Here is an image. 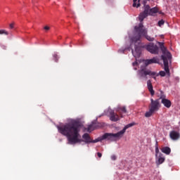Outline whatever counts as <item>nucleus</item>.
<instances>
[{"instance_id":"obj_1","label":"nucleus","mask_w":180,"mask_h":180,"mask_svg":"<svg viewBox=\"0 0 180 180\" xmlns=\"http://www.w3.org/2000/svg\"><path fill=\"white\" fill-rule=\"evenodd\" d=\"M59 133L66 136L69 141V144H77V143H81L82 139H81V124L77 120H72L71 122L58 127Z\"/></svg>"},{"instance_id":"obj_2","label":"nucleus","mask_w":180,"mask_h":180,"mask_svg":"<svg viewBox=\"0 0 180 180\" xmlns=\"http://www.w3.org/2000/svg\"><path fill=\"white\" fill-rule=\"evenodd\" d=\"M137 35L131 39L130 49L135 58H139L141 56V36L146 37L148 41H154V37L147 35V30L144 29L142 23H139V27H135Z\"/></svg>"},{"instance_id":"obj_3","label":"nucleus","mask_w":180,"mask_h":180,"mask_svg":"<svg viewBox=\"0 0 180 180\" xmlns=\"http://www.w3.org/2000/svg\"><path fill=\"white\" fill-rule=\"evenodd\" d=\"M158 44L162 50V56L161 58L163 60L164 63V70H165L167 74L169 75V63H171V58L172 56H171V53L167 51V49L164 47V43L158 42Z\"/></svg>"},{"instance_id":"obj_4","label":"nucleus","mask_w":180,"mask_h":180,"mask_svg":"<svg viewBox=\"0 0 180 180\" xmlns=\"http://www.w3.org/2000/svg\"><path fill=\"white\" fill-rule=\"evenodd\" d=\"M151 103L149 106V110L146 112L145 116L146 117H150L153 113L159 110L161 105H160V101L158 100L153 101V99L150 100Z\"/></svg>"},{"instance_id":"obj_5","label":"nucleus","mask_w":180,"mask_h":180,"mask_svg":"<svg viewBox=\"0 0 180 180\" xmlns=\"http://www.w3.org/2000/svg\"><path fill=\"white\" fill-rule=\"evenodd\" d=\"M139 75L146 79H147V75H150L151 77H153L154 79H157L156 77H158L160 75L155 72H151L146 68H143L139 70Z\"/></svg>"},{"instance_id":"obj_6","label":"nucleus","mask_w":180,"mask_h":180,"mask_svg":"<svg viewBox=\"0 0 180 180\" xmlns=\"http://www.w3.org/2000/svg\"><path fill=\"white\" fill-rule=\"evenodd\" d=\"M103 140H109L110 141H116V138L115 137L114 134L106 133L103 134L102 136L95 140H91V143H98V141H102Z\"/></svg>"},{"instance_id":"obj_7","label":"nucleus","mask_w":180,"mask_h":180,"mask_svg":"<svg viewBox=\"0 0 180 180\" xmlns=\"http://www.w3.org/2000/svg\"><path fill=\"white\" fill-rule=\"evenodd\" d=\"M149 53L151 54H158L160 49L154 43H149L148 45L144 46Z\"/></svg>"},{"instance_id":"obj_8","label":"nucleus","mask_w":180,"mask_h":180,"mask_svg":"<svg viewBox=\"0 0 180 180\" xmlns=\"http://www.w3.org/2000/svg\"><path fill=\"white\" fill-rule=\"evenodd\" d=\"M133 126H134V123L129 124L126 125L123 128L122 130L120 131L117 134H113L114 136L115 137V140L117 139H122V137H123V134H124V133H126V130H127V129H129V127H133Z\"/></svg>"},{"instance_id":"obj_9","label":"nucleus","mask_w":180,"mask_h":180,"mask_svg":"<svg viewBox=\"0 0 180 180\" xmlns=\"http://www.w3.org/2000/svg\"><path fill=\"white\" fill-rule=\"evenodd\" d=\"M150 64H160V58L158 57H154L152 59H148L145 61V65H150Z\"/></svg>"},{"instance_id":"obj_10","label":"nucleus","mask_w":180,"mask_h":180,"mask_svg":"<svg viewBox=\"0 0 180 180\" xmlns=\"http://www.w3.org/2000/svg\"><path fill=\"white\" fill-rule=\"evenodd\" d=\"M169 136H170V139H172V140H174V141L179 140V139L180 137L179 132H178L176 131H170Z\"/></svg>"},{"instance_id":"obj_11","label":"nucleus","mask_w":180,"mask_h":180,"mask_svg":"<svg viewBox=\"0 0 180 180\" xmlns=\"http://www.w3.org/2000/svg\"><path fill=\"white\" fill-rule=\"evenodd\" d=\"M117 112L121 117H123V114L127 113V110L125 106H120L117 108Z\"/></svg>"},{"instance_id":"obj_12","label":"nucleus","mask_w":180,"mask_h":180,"mask_svg":"<svg viewBox=\"0 0 180 180\" xmlns=\"http://www.w3.org/2000/svg\"><path fill=\"white\" fill-rule=\"evenodd\" d=\"M110 119L112 122H117V120H119V115L115 113L112 110H110Z\"/></svg>"},{"instance_id":"obj_13","label":"nucleus","mask_w":180,"mask_h":180,"mask_svg":"<svg viewBox=\"0 0 180 180\" xmlns=\"http://www.w3.org/2000/svg\"><path fill=\"white\" fill-rule=\"evenodd\" d=\"M94 129H98V124L96 122H92L90 125L88 126L86 130L89 131V133H91V131H94Z\"/></svg>"},{"instance_id":"obj_14","label":"nucleus","mask_w":180,"mask_h":180,"mask_svg":"<svg viewBox=\"0 0 180 180\" xmlns=\"http://www.w3.org/2000/svg\"><path fill=\"white\" fill-rule=\"evenodd\" d=\"M147 86L149 92L150 93V95H152L153 96L155 92H154V89H153V84L151 83V80L149 79L147 81Z\"/></svg>"},{"instance_id":"obj_15","label":"nucleus","mask_w":180,"mask_h":180,"mask_svg":"<svg viewBox=\"0 0 180 180\" xmlns=\"http://www.w3.org/2000/svg\"><path fill=\"white\" fill-rule=\"evenodd\" d=\"M162 103L165 106V108H171V101L167 99V98H162Z\"/></svg>"},{"instance_id":"obj_16","label":"nucleus","mask_w":180,"mask_h":180,"mask_svg":"<svg viewBox=\"0 0 180 180\" xmlns=\"http://www.w3.org/2000/svg\"><path fill=\"white\" fill-rule=\"evenodd\" d=\"M83 139L84 140L85 143H91L92 139H91V136H89V134H84L82 136Z\"/></svg>"},{"instance_id":"obj_17","label":"nucleus","mask_w":180,"mask_h":180,"mask_svg":"<svg viewBox=\"0 0 180 180\" xmlns=\"http://www.w3.org/2000/svg\"><path fill=\"white\" fill-rule=\"evenodd\" d=\"M158 12V8L154 7L153 8H150V6H149V8H148V15H154V13H157Z\"/></svg>"},{"instance_id":"obj_18","label":"nucleus","mask_w":180,"mask_h":180,"mask_svg":"<svg viewBox=\"0 0 180 180\" xmlns=\"http://www.w3.org/2000/svg\"><path fill=\"white\" fill-rule=\"evenodd\" d=\"M162 152L164 153L165 154H167V155L171 154V148L168 146H165L162 148Z\"/></svg>"},{"instance_id":"obj_19","label":"nucleus","mask_w":180,"mask_h":180,"mask_svg":"<svg viewBox=\"0 0 180 180\" xmlns=\"http://www.w3.org/2000/svg\"><path fill=\"white\" fill-rule=\"evenodd\" d=\"M164 161H165V158H162V156H159L158 158V161L156 162V164L158 165H160L162 164V162H164Z\"/></svg>"},{"instance_id":"obj_20","label":"nucleus","mask_w":180,"mask_h":180,"mask_svg":"<svg viewBox=\"0 0 180 180\" xmlns=\"http://www.w3.org/2000/svg\"><path fill=\"white\" fill-rule=\"evenodd\" d=\"M134 8H139L140 6V0H133Z\"/></svg>"},{"instance_id":"obj_21","label":"nucleus","mask_w":180,"mask_h":180,"mask_svg":"<svg viewBox=\"0 0 180 180\" xmlns=\"http://www.w3.org/2000/svg\"><path fill=\"white\" fill-rule=\"evenodd\" d=\"M159 74H160V77H165V74H167V75H168V77H169V75H170L169 69V74L167 73L166 70H165V71H160Z\"/></svg>"},{"instance_id":"obj_22","label":"nucleus","mask_w":180,"mask_h":180,"mask_svg":"<svg viewBox=\"0 0 180 180\" xmlns=\"http://www.w3.org/2000/svg\"><path fill=\"white\" fill-rule=\"evenodd\" d=\"M0 34H6V36H8V34H9V32H8L5 30H0Z\"/></svg>"},{"instance_id":"obj_23","label":"nucleus","mask_w":180,"mask_h":180,"mask_svg":"<svg viewBox=\"0 0 180 180\" xmlns=\"http://www.w3.org/2000/svg\"><path fill=\"white\" fill-rule=\"evenodd\" d=\"M159 154H160V149L158 148V146L156 145V146H155V155H156V157H158Z\"/></svg>"},{"instance_id":"obj_24","label":"nucleus","mask_w":180,"mask_h":180,"mask_svg":"<svg viewBox=\"0 0 180 180\" xmlns=\"http://www.w3.org/2000/svg\"><path fill=\"white\" fill-rule=\"evenodd\" d=\"M164 23H165L164 20H161L158 22V26L161 27L162 26V25H164Z\"/></svg>"},{"instance_id":"obj_25","label":"nucleus","mask_w":180,"mask_h":180,"mask_svg":"<svg viewBox=\"0 0 180 180\" xmlns=\"http://www.w3.org/2000/svg\"><path fill=\"white\" fill-rule=\"evenodd\" d=\"M53 58H54L56 63H57V61L58 60V56L56 53L53 54Z\"/></svg>"},{"instance_id":"obj_26","label":"nucleus","mask_w":180,"mask_h":180,"mask_svg":"<svg viewBox=\"0 0 180 180\" xmlns=\"http://www.w3.org/2000/svg\"><path fill=\"white\" fill-rule=\"evenodd\" d=\"M9 27H10V29H13V27H15V23H11L10 25H9Z\"/></svg>"},{"instance_id":"obj_27","label":"nucleus","mask_w":180,"mask_h":180,"mask_svg":"<svg viewBox=\"0 0 180 180\" xmlns=\"http://www.w3.org/2000/svg\"><path fill=\"white\" fill-rule=\"evenodd\" d=\"M44 30H46V31L47 32V30H50V27H49V26H45V27H44Z\"/></svg>"},{"instance_id":"obj_28","label":"nucleus","mask_w":180,"mask_h":180,"mask_svg":"<svg viewBox=\"0 0 180 180\" xmlns=\"http://www.w3.org/2000/svg\"><path fill=\"white\" fill-rule=\"evenodd\" d=\"M97 155H98V158H102V153H97Z\"/></svg>"},{"instance_id":"obj_29","label":"nucleus","mask_w":180,"mask_h":180,"mask_svg":"<svg viewBox=\"0 0 180 180\" xmlns=\"http://www.w3.org/2000/svg\"><path fill=\"white\" fill-rule=\"evenodd\" d=\"M111 160H112L113 161H115L116 160V156L115 155L111 156Z\"/></svg>"},{"instance_id":"obj_30","label":"nucleus","mask_w":180,"mask_h":180,"mask_svg":"<svg viewBox=\"0 0 180 180\" xmlns=\"http://www.w3.org/2000/svg\"><path fill=\"white\" fill-rule=\"evenodd\" d=\"M133 65H134V63H133Z\"/></svg>"}]
</instances>
